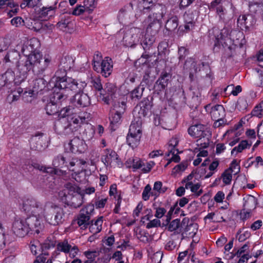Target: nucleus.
<instances>
[{
	"label": "nucleus",
	"mask_w": 263,
	"mask_h": 263,
	"mask_svg": "<svg viewBox=\"0 0 263 263\" xmlns=\"http://www.w3.org/2000/svg\"><path fill=\"white\" fill-rule=\"evenodd\" d=\"M40 46V41L35 37L30 39L24 44L22 52L26 58L20 61L18 65V71L23 77L22 80L26 78L28 72L30 70H32L34 74L36 76H43L50 64V57H43L42 55L37 51Z\"/></svg>",
	"instance_id": "f257e3e1"
},
{
	"label": "nucleus",
	"mask_w": 263,
	"mask_h": 263,
	"mask_svg": "<svg viewBox=\"0 0 263 263\" xmlns=\"http://www.w3.org/2000/svg\"><path fill=\"white\" fill-rule=\"evenodd\" d=\"M57 79L52 96L53 101L56 103L65 100L71 92L82 90L87 85L85 82L71 78L58 77Z\"/></svg>",
	"instance_id": "f03ea898"
},
{
	"label": "nucleus",
	"mask_w": 263,
	"mask_h": 263,
	"mask_svg": "<svg viewBox=\"0 0 263 263\" xmlns=\"http://www.w3.org/2000/svg\"><path fill=\"white\" fill-rule=\"evenodd\" d=\"M141 121L138 119L132 122L129 129L126 140L129 146L133 148L136 147L139 144L142 135Z\"/></svg>",
	"instance_id": "7ed1b4c3"
},
{
	"label": "nucleus",
	"mask_w": 263,
	"mask_h": 263,
	"mask_svg": "<svg viewBox=\"0 0 263 263\" xmlns=\"http://www.w3.org/2000/svg\"><path fill=\"white\" fill-rule=\"evenodd\" d=\"M232 4L227 0H214L210 5L209 9L215 11L219 20L223 22L229 18L228 10L231 9Z\"/></svg>",
	"instance_id": "20e7f679"
},
{
	"label": "nucleus",
	"mask_w": 263,
	"mask_h": 263,
	"mask_svg": "<svg viewBox=\"0 0 263 263\" xmlns=\"http://www.w3.org/2000/svg\"><path fill=\"white\" fill-rule=\"evenodd\" d=\"M22 208L25 213L32 216L43 215L44 213L42 204L32 197L24 198Z\"/></svg>",
	"instance_id": "39448f33"
},
{
	"label": "nucleus",
	"mask_w": 263,
	"mask_h": 263,
	"mask_svg": "<svg viewBox=\"0 0 263 263\" xmlns=\"http://www.w3.org/2000/svg\"><path fill=\"white\" fill-rule=\"evenodd\" d=\"M12 231L20 237L26 236L30 231L28 217L27 218H16L13 222Z\"/></svg>",
	"instance_id": "423d86ee"
},
{
	"label": "nucleus",
	"mask_w": 263,
	"mask_h": 263,
	"mask_svg": "<svg viewBox=\"0 0 263 263\" xmlns=\"http://www.w3.org/2000/svg\"><path fill=\"white\" fill-rule=\"evenodd\" d=\"M94 209L92 205H88L81 210L77 218V223L81 229H85L89 224L91 213Z\"/></svg>",
	"instance_id": "0eeeda50"
},
{
	"label": "nucleus",
	"mask_w": 263,
	"mask_h": 263,
	"mask_svg": "<svg viewBox=\"0 0 263 263\" xmlns=\"http://www.w3.org/2000/svg\"><path fill=\"white\" fill-rule=\"evenodd\" d=\"M54 126L55 130L61 135H67L74 130L69 117L60 118Z\"/></svg>",
	"instance_id": "6e6552de"
},
{
	"label": "nucleus",
	"mask_w": 263,
	"mask_h": 263,
	"mask_svg": "<svg viewBox=\"0 0 263 263\" xmlns=\"http://www.w3.org/2000/svg\"><path fill=\"white\" fill-rule=\"evenodd\" d=\"M69 119L72 124L74 130H76L82 124L88 122L91 119V115L89 112L83 111L80 112L78 115L74 114L72 117H69Z\"/></svg>",
	"instance_id": "1a4fd4ad"
},
{
	"label": "nucleus",
	"mask_w": 263,
	"mask_h": 263,
	"mask_svg": "<svg viewBox=\"0 0 263 263\" xmlns=\"http://www.w3.org/2000/svg\"><path fill=\"white\" fill-rule=\"evenodd\" d=\"M141 33L142 31L140 28H131L126 32L123 40L128 46H132L139 41Z\"/></svg>",
	"instance_id": "9d476101"
},
{
	"label": "nucleus",
	"mask_w": 263,
	"mask_h": 263,
	"mask_svg": "<svg viewBox=\"0 0 263 263\" xmlns=\"http://www.w3.org/2000/svg\"><path fill=\"white\" fill-rule=\"evenodd\" d=\"M151 11V13L149 14L147 18L151 21L154 20L161 22V19L166 12V8L164 5L156 4L152 7Z\"/></svg>",
	"instance_id": "9b49d317"
},
{
	"label": "nucleus",
	"mask_w": 263,
	"mask_h": 263,
	"mask_svg": "<svg viewBox=\"0 0 263 263\" xmlns=\"http://www.w3.org/2000/svg\"><path fill=\"white\" fill-rule=\"evenodd\" d=\"M80 188L77 185L70 182L65 184L64 189L59 192V196L62 200L66 201L68 196H74V194L80 192Z\"/></svg>",
	"instance_id": "f8f14e48"
},
{
	"label": "nucleus",
	"mask_w": 263,
	"mask_h": 263,
	"mask_svg": "<svg viewBox=\"0 0 263 263\" xmlns=\"http://www.w3.org/2000/svg\"><path fill=\"white\" fill-rule=\"evenodd\" d=\"M256 21L255 16L251 14L240 15L237 18V24L240 27H245L246 30L253 28Z\"/></svg>",
	"instance_id": "ddd939ff"
},
{
	"label": "nucleus",
	"mask_w": 263,
	"mask_h": 263,
	"mask_svg": "<svg viewBox=\"0 0 263 263\" xmlns=\"http://www.w3.org/2000/svg\"><path fill=\"white\" fill-rule=\"evenodd\" d=\"M102 161L106 166L116 165L118 163V157L117 153L110 149H105L102 157Z\"/></svg>",
	"instance_id": "4468645a"
},
{
	"label": "nucleus",
	"mask_w": 263,
	"mask_h": 263,
	"mask_svg": "<svg viewBox=\"0 0 263 263\" xmlns=\"http://www.w3.org/2000/svg\"><path fill=\"white\" fill-rule=\"evenodd\" d=\"M116 91V87L115 86L110 83H106L105 88L101 92L100 95L102 100L107 104H110V100L115 98L114 95Z\"/></svg>",
	"instance_id": "2eb2a0df"
},
{
	"label": "nucleus",
	"mask_w": 263,
	"mask_h": 263,
	"mask_svg": "<svg viewBox=\"0 0 263 263\" xmlns=\"http://www.w3.org/2000/svg\"><path fill=\"white\" fill-rule=\"evenodd\" d=\"M41 215H34L28 217V223L30 231H34L37 234L40 233L44 229V224L41 217Z\"/></svg>",
	"instance_id": "dca6fc26"
},
{
	"label": "nucleus",
	"mask_w": 263,
	"mask_h": 263,
	"mask_svg": "<svg viewBox=\"0 0 263 263\" xmlns=\"http://www.w3.org/2000/svg\"><path fill=\"white\" fill-rule=\"evenodd\" d=\"M83 90L74 92V103L79 107H85L90 104V99L87 93L83 92Z\"/></svg>",
	"instance_id": "f3484780"
},
{
	"label": "nucleus",
	"mask_w": 263,
	"mask_h": 263,
	"mask_svg": "<svg viewBox=\"0 0 263 263\" xmlns=\"http://www.w3.org/2000/svg\"><path fill=\"white\" fill-rule=\"evenodd\" d=\"M205 109L206 111L210 112L213 120L223 118L225 116V110L221 105H216L211 107V105L208 104L205 106Z\"/></svg>",
	"instance_id": "a211bd4d"
},
{
	"label": "nucleus",
	"mask_w": 263,
	"mask_h": 263,
	"mask_svg": "<svg viewBox=\"0 0 263 263\" xmlns=\"http://www.w3.org/2000/svg\"><path fill=\"white\" fill-rule=\"evenodd\" d=\"M71 151L73 153H82L86 149L85 141L79 137L73 138L69 142Z\"/></svg>",
	"instance_id": "6ab92c4d"
},
{
	"label": "nucleus",
	"mask_w": 263,
	"mask_h": 263,
	"mask_svg": "<svg viewBox=\"0 0 263 263\" xmlns=\"http://www.w3.org/2000/svg\"><path fill=\"white\" fill-rule=\"evenodd\" d=\"M205 128V126L203 124H197L189 128L188 133L192 137L201 139L206 136Z\"/></svg>",
	"instance_id": "aec40b11"
},
{
	"label": "nucleus",
	"mask_w": 263,
	"mask_h": 263,
	"mask_svg": "<svg viewBox=\"0 0 263 263\" xmlns=\"http://www.w3.org/2000/svg\"><path fill=\"white\" fill-rule=\"evenodd\" d=\"M47 208H51V210L53 211V215L56 216V220L57 221L58 225L62 223L64 221L65 213L64 210L51 202H47L46 204Z\"/></svg>",
	"instance_id": "412c9836"
},
{
	"label": "nucleus",
	"mask_w": 263,
	"mask_h": 263,
	"mask_svg": "<svg viewBox=\"0 0 263 263\" xmlns=\"http://www.w3.org/2000/svg\"><path fill=\"white\" fill-rule=\"evenodd\" d=\"M171 78V75L170 73L166 71H163L156 81L154 86L155 89L156 90L161 91L165 89L168 84V81Z\"/></svg>",
	"instance_id": "4be33fe9"
},
{
	"label": "nucleus",
	"mask_w": 263,
	"mask_h": 263,
	"mask_svg": "<svg viewBox=\"0 0 263 263\" xmlns=\"http://www.w3.org/2000/svg\"><path fill=\"white\" fill-rule=\"evenodd\" d=\"M112 70V64L111 59L106 57L102 60L101 63L100 73L105 78L108 77L111 73Z\"/></svg>",
	"instance_id": "5701e85b"
},
{
	"label": "nucleus",
	"mask_w": 263,
	"mask_h": 263,
	"mask_svg": "<svg viewBox=\"0 0 263 263\" xmlns=\"http://www.w3.org/2000/svg\"><path fill=\"white\" fill-rule=\"evenodd\" d=\"M47 82L43 78H39L33 81L32 89L28 92L31 96L37 94L46 86Z\"/></svg>",
	"instance_id": "b1692460"
},
{
	"label": "nucleus",
	"mask_w": 263,
	"mask_h": 263,
	"mask_svg": "<svg viewBox=\"0 0 263 263\" xmlns=\"http://www.w3.org/2000/svg\"><path fill=\"white\" fill-rule=\"evenodd\" d=\"M84 194L80 192L74 194V196H68L65 202L68 205L73 207L74 208H79L83 202Z\"/></svg>",
	"instance_id": "393cba45"
},
{
	"label": "nucleus",
	"mask_w": 263,
	"mask_h": 263,
	"mask_svg": "<svg viewBox=\"0 0 263 263\" xmlns=\"http://www.w3.org/2000/svg\"><path fill=\"white\" fill-rule=\"evenodd\" d=\"M146 21L148 24L146 30V33L155 36L161 28V22H157L154 20H152V21H151L148 18H147Z\"/></svg>",
	"instance_id": "a878e982"
},
{
	"label": "nucleus",
	"mask_w": 263,
	"mask_h": 263,
	"mask_svg": "<svg viewBox=\"0 0 263 263\" xmlns=\"http://www.w3.org/2000/svg\"><path fill=\"white\" fill-rule=\"evenodd\" d=\"M111 104V111L124 113L126 109V103L122 99H114L110 101Z\"/></svg>",
	"instance_id": "bb28decb"
},
{
	"label": "nucleus",
	"mask_w": 263,
	"mask_h": 263,
	"mask_svg": "<svg viewBox=\"0 0 263 263\" xmlns=\"http://www.w3.org/2000/svg\"><path fill=\"white\" fill-rule=\"evenodd\" d=\"M185 67L190 71V77L192 78L194 73L199 70L200 64H197V61L193 58L187 60L184 64Z\"/></svg>",
	"instance_id": "cd10ccee"
},
{
	"label": "nucleus",
	"mask_w": 263,
	"mask_h": 263,
	"mask_svg": "<svg viewBox=\"0 0 263 263\" xmlns=\"http://www.w3.org/2000/svg\"><path fill=\"white\" fill-rule=\"evenodd\" d=\"M20 58V55L17 52L12 51L8 53L4 59V62L5 64L11 63L12 64H15L17 70H18V65L20 61L22 60Z\"/></svg>",
	"instance_id": "c85d7f7f"
},
{
	"label": "nucleus",
	"mask_w": 263,
	"mask_h": 263,
	"mask_svg": "<svg viewBox=\"0 0 263 263\" xmlns=\"http://www.w3.org/2000/svg\"><path fill=\"white\" fill-rule=\"evenodd\" d=\"M103 222V217L100 216L95 220L91 221L89 226V231L91 233L97 234L102 230V226Z\"/></svg>",
	"instance_id": "c756f323"
},
{
	"label": "nucleus",
	"mask_w": 263,
	"mask_h": 263,
	"mask_svg": "<svg viewBox=\"0 0 263 263\" xmlns=\"http://www.w3.org/2000/svg\"><path fill=\"white\" fill-rule=\"evenodd\" d=\"M155 39L156 38L155 36L147 33H145L144 37L141 42V44L145 51L150 49V48L153 46L154 43L155 42Z\"/></svg>",
	"instance_id": "7c9ffc66"
},
{
	"label": "nucleus",
	"mask_w": 263,
	"mask_h": 263,
	"mask_svg": "<svg viewBox=\"0 0 263 263\" xmlns=\"http://www.w3.org/2000/svg\"><path fill=\"white\" fill-rule=\"evenodd\" d=\"M147 79L143 80L141 83L142 85L138 86L131 91L130 96L132 100H138L141 98L144 90V83L147 84Z\"/></svg>",
	"instance_id": "2f4dec72"
},
{
	"label": "nucleus",
	"mask_w": 263,
	"mask_h": 263,
	"mask_svg": "<svg viewBox=\"0 0 263 263\" xmlns=\"http://www.w3.org/2000/svg\"><path fill=\"white\" fill-rule=\"evenodd\" d=\"M25 25L27 27L35 31L42 30V22L38 20L26 19Z\"/></svg>",
	"instance_id": "473e14b6"
},
{
	"label": "nucleus",
	"mask_w": 263,
	"mask_h": 263,
	"mask_svg": "<svg viewBox=\"0 0 263 263\" xmlns=\"http://www.w3.org/2000/svg\"><path fill=\"white\" fill-rule=\"evenodd\" d=\"M52 165L55 167H68L67 159L62 155L55 157L52 161Z\"/></svg>",
	"instance_id": "72a5a7b5"
},
{
	"label": "nucleus",
	"mask_w": 263,
	"mask_h": 263,
	"mask_svg": "<svg viewBox=\"0 0 263 263\" xmlns=\"http://www.w3.org/2000/svg\"><path fill=\"white\" fill-rule=\"evenodd\" d=\"M178 26V19L176 16H174L168 19L166 22L165 27L170 32L174 31Z\"/></svg>",
	"instance_id": "f704fd0d"
},
{
	"label": "nucleus",
	"mask_w": 263,
	"mask_h": 263,
	"mask_svg": "<svg viewBox=\"0 0 263 263\" xmlns=\"http://www.w3.org/2000/svg\"><path fill=\"white\" fill-rule=\"evenodd\" d=\"M71 22L70 19L67 18H62L56 25L57 27L63 31H68L71 27Z\"/></svg>",
	"instance_id": "c9c22d12"
},
{
	"label": "nucleus",
	"mask_w": 263,
	"mask_h": 263,
	"mask_svg": "<svg viewBox=\"0 0 263 263\" xmlns=\"http://www.w3.org/2000/svg\"><path fill=\"white\" fill-rule=\"evenodd\" d=\"M150 196L154 197V200L157 198L156 194L152 189L151 186L148 184L144 188L142 193V198L144 201H147Z\"/></svg>",
	"instance_id": "e433bc0d"
},
{
	"label": "nucleus",
	"mask_w": 263,
	"mask_h": 263,
	"mask_svg": "<svg viewBox=\"0 0 263 263\" xmlns=\"http://www.w3.org/2000/svg\"><path fill=\"white\" fill-rule=\"evenodd\" d=\"M43 139L36 136L32 137L30 141V147L35 151H41L43 148L42 145Z\"/></svg>",
	"instance_id": "4c0bfd02"
},
{
	"label": "nucleus",
	"mask_w": 263,
	"mask_h": 263,
	"mask_svg": "<svg viewBox=\"0 0 263 263\" xmlns=\"http://www.w3.org/2000/svg\"><path fill=\"white\" fill-rule=\"evenodd\" d=\"M253 143L251 140H243L238 146L235 147L231 151V154L233 155L236 152V153L241 152L246 148H250Z\"/></svg>",
	"instance_id": "58836bf2"
},
{
	"label": "nucleus",
	"mask_w": 263,
	"mask_h": 263,
	"mask_svg": "<svg viewBox=\"0 0 263 263\" xmlns=\"http://www.w3.org/2000/svg\"><path fill=\"white\" fill-rule=\"evenodd\" d=\"M200 186L199 183L194 184L192 181H188L185 184V188L190 189L191 192L194 193L197 196H200L202 193V190H199Z\"/></svg>",
	"instance_id": "ea45409f"
},
{
	"label": "nucleus",
	"mask_w": 263,
	"mask_h": 263,
	"mask_svg": "<svg viewBox=\"0 0 263 263\" xmlns=\"http://www.w3.org/2000/svg\"><path fill=\"white\" fill-rule=\"evenodd\" d=\"M179 140L177 138H172L169 141L167 145V152L166 153V156L169 157L171 153L176 152L177 149L176 146L178 145Z\"/></svg>",
	"instance_id": "a19ab883"
},
{
	"label": "nucleus",
	"mask_w": 263,
	"mask_h": 263,
	"mask_svg": "<svg viewBox=\"0 0 263 263\" xmlns=\"http://www.w3.org/2000/svg\"><path fill=\"white\" fill-rule=\"evenodd\" d=\"M55 10L51 9L47 7H43L39 11V16L44 20H47L52 16Z\"/></svg>",
	"instance_id": "79ce46f5"
},
{
	"label": "nucleus",
	"mask_w": 263,
	"mask_h": 263,
	"mask_svg": "<svg viewBox=\"0 0 263 263\" xmlns=\"http://www.w3.org/2000/svg\"><path fill=\"white\" fill-rule=\"evenodd\" d=\"M45 110L47 114L49 115H53L58 112L57 103L54 101L50 100L48 102L45 107Z\"/></svg>",
	"instance_id": "37998d69"
},
{
	"label": "nucleus",
	"mask_w": 263,
	"mask_h": 263,
	"mask_svg": "<svg viewBox=\"0 0 263 263\" xmlns=\"http://www.w3.org/2000/svg\"><path fill=\"white\" fill-rule=\"evenodd\" d=\"M87 259L84 263H92L95 261V259L100 254L99 251H87L84 253Z\"/></svg>",
	"instance_id": "c03bdc74"
},
{
	"label": "nucleus",
	"mask_w": 263,
	"mask_h": 263,
	"mask_svg": "<svg viewBox=\"0 0 263 263\" xmlns=\"http://www.w3.org/2000/svg\"><path fill=\"white\" fill-rule=\"evenodd\" d=\"M6 6L8 10V14L10 17L16 14L19 10L18 5L13 2L7 4Z\"/></svg>",
	"instance_id": "a18cd8bd"
},
{
	"label": "nucleus",
	"mask_w": 263,
	"mask_h": 263,
	"mask_svg": "<svg viewBox=\"0 0 263 263\" xmlns=\"http://www.w3.org/2000/svg\"><path fill=\"white\" fill-rule=\"evenodd\" d=\"M257 204V199L253 196H249L246 200L244 206L249 210L254 209Z\"/></svg>",
	"instance_id": "49530a36"
},
{
	"label": "nucleus",
	"mask_w": 263,
	"mask_h": 263,
	"mask_svg": "<svg viewBox=\"0 0 263 263\" xmlns=\"http://www.w3.org/2000/svg\"><path fill=\"white\" fill-rule=\"evenodd\" d=\"M71 248V245L69 244L67 240H64L59 242L57 245V249L58 251L67 253L70 251Z\"/></svg>",
	"instance_id": "de8ad7c7"
},
{
	"label": "nucleus",
	"mask_w": 263,
	"mask_h": 263,
	"mask_svg": "<svg viewBox=\"0 0 263 263\" xmlns=\"http://www.w3.org/2000/svg\"><path fill=\"white\" fill-rule=\"evenodd\" d=\"M167 187L162 186V183L161 181H156L155 182L153 190L156 194L158 197L160 194L166 192Z\"/></svg>",
	"instance_id": "09e8293b"
},
{
	"label": "nucleus",
	"mask_w": 263,
	"mask_h": 263,
	"mask_svg": "<svg viewBox=\"0 0 263 263\" xmlns=\"http://www.w3.org/2000/svg\"><path fill=\"white\" fill-rule=\"evenodd\" d=\"M167 229L169 231H177V233L181 232L180 227V220L176 219L172 221L168 225Z\"/></svg>",
	"instance_id": "8fccbe9b"
},
{
	"label": "nucleus",
	"mask_w": 263,
	"mask_h": 263,
	"mask_svg": "<svg viewBox=\"0 0 263 263\" xmlns=\"http://www.w3.org/2000/svg\"><path fill=\"white\" fill-rule=\"evenodd\" d=\"M2 76L5 79L7 84L13 82L15 80L14 72L11 69H8Z\"/></svg>",
	"instance_id": "3c124183"
},
{
	"label": "nucleus",
	"mask_w": 263,
	"mask_h": 263,
	"mask_svg": "<svg viewBox=\"0 0 263 263\" xmlns=\"http://www.w3.org/2000/svg\"><path fill=\"white\" fill-rule=\"evenodd\" d=\"M47 212L46 215V218L47 221L50 224L53 226L58 225L57 221L56 220V216L53 214V211L51 210V208H47Z\"/></svg>",
	"instance_id": "603ef678"
},
{
	"label": "nucleus",
	"mask_w": 263,
	"mask_h": 263,
	"mask_svg": "<svg viewBox=\"0 0 263 263\" xmlns=\"http://www.w3.org/2000/svg\"><path fill=\"white\" fill-rule=\"evenodd\" d=\"M252 115L259 118L263 117V102L254 107L252 111Z\"/></svg>",
	"instance_id": "864d4df0"
},
{
	"label": "nucleus",
	"mask_w": 263,
	"mask_h": 263,
	"mask_svg": "<svg viewBox=\"0 0 263 263\" xmlns=\"http://www.w3.org/2000/svg\"><path fill=\"white\" fill-rule=\"evenodd\" d=\"M7 243H8V242L6 240L5 229L2 223L0 221V246L1 248H4Z\"/></svg>",
	"instance_id": "5fc2aeb1"
},
{
	"label": "nucleus",
	"mask_w": 263,
	"mask_h": 263,
	"mask_svg": "<svg viewBox=\"0 0 263 263\" xmlns=\"http://www.w3.org/2000/svg\"><path fill=\"white\" fill-rule=\"evenodd\" d=\"M91 84L92 87L99 91L102 92L103 87L99 77L92 78L91 80Z\"/></svg>",
	"instance_id": "6e6d98bb"
},
{
	"label": "nucleus",
	"mask_w": 263,
	"mask_h": 263,
	"mask_svg": "<svg viewBox=\"0 0 263 263\" xmlns=\"http://www.w3.org/2000/svg\"><path fill=\"white\" fill-rule=\"evenodd\" d=\"M124 113L116 112L111 111V117H110L111 124H117L121 122L122 116Z\"/></svg>",
	"instance_id": "4d7b16f0"
},
{
	"label": "nucleus",
	"mask_w": 263,
	"mask_h": 263,
	"mask_svg": "<svg viewBox=\"0 0 263 263\" xmlns=\"http://www.w3.org/2000/svg\"><path fill=\"white\" fill-rule=\"evenodd\" d=\"M157 1V0H142L141 5L143 9L142 11L144 13L145 10H151Z\"/></svg>",
	"instance_id": "13d9d810"
},
{
	"label": "nucleus",
	"mask_w": 263,
	"mask_h": 263,
	"mask_svg": "<svg viewBox=\"0 0 263 263\" xmlns=\"http://www.w3.org/2000/svg\"><path fill=\"white\" fill-rule=\"evenodd\" d=\"M248 103L246 99L243 98H239L236 107L240 111H242L247 109Z\"/></svg>",
	"instance_id": "bf43d9fd"
},
{
	"label": "nucleus",
	"mask_w": 263,
	"mask_h": 263,
	"mask_svg": "<svg viewBox=\"0 0 263 263\" xmlns=\"http://www.w3.org/2000/svg\"><path fill=\"white\" fill-rule=\"evenodd\" d=\"M232 173L230 170L226 171L222 174L223 182L226 184H229L232 180Z\"/></svg>",
	"instance_id": "052dcab7"
},
{
	"label": "nucleus",
	"mask_w": 263,
	"mask_h": 263,
	"mask_svg": "<svg viewBox=\"0 0 263 263\" xmlns=\"http://www.w3.org/2000/svg\"><path fill=\"white\" fill-rule=\"evenodd\" d=\"M190 223V219L189 218H184L181 222H180V227L181 232L183 230L184 231H187L189 230L188 227L191 226L192 224Z\"/></svg>",
	"instance_id": "680f3d73"
},
{
	"label": "nucleus",
	"mask_w": 263,
	"mask_h": 263,
	"mask_svg": "<svg viewBox=\"0 0 263 263\" xmlns=\"http://www.w3.org/2000/svg\"><path fill=\"white\" fill-rule=\"evenodd\" d=\"M224 30H220L218 28H213L212 30V33L217 42L222 39L224 36L223 31Z\"/></svg>",
	"instance_id": "e2e57ef3"
},
{
	"label": "nucleus",
	"mask_w": 263,
	"mask_h": 263,
	"mask_svg": "<svg viewBox=\"0 0 263 263\" xmlns=\"http://www.w3.org/2000/svg\"><path fill=\"white\" fill-rule=\"evenodd\" d=\"M31 165L35 168L40 170L41 171H43V172H46L47 173L54 174V168L46 167L43 166H40L39 164L36 163H34V164H32Z\"/></svg>",
	"instance_id": "0e129e2a"
},
{
	"label": "nucleus",
	"mask_w": 263,
	"mask_h": 263,
	"mask_svg": "<svg viewBox=\"0 0 263 263\" xmlns=\"http://www.w3.org/2000/svg\"><path fill=\"white\" fill-rule=\"evenodd\" d=\"M183 18L185 23H195L194 15L192 12L189 11L187 12H185L183 15Z\"/></svg>",
	"instance_id": "69168bd1"
},
{
	"label": "nucleus",
	"mask_w": 263,
	"mask_h": 263,
	"mask_svg": "<svg viewBox=\"0 0 263 263\" xmlns=\"http://www.w3.org/2000/svg\"><path fill=\"white\" fill-rule=\"evenodd\" d=\"M154 165L155 163L153 161H151L146 163H144L143 162L142 167L140 169H141L143 173H147L151 170L152 168L154 166Z\"/></svg>",
	"instance_id": "338daca9"
},
{
	"label": "nucleus",
	"mask_w": 263,
	"mask_h": 263,
	"mask_svg": "<svg viewBox=\"0 0 263 263\" xmlns=\"http://www.w3.org/2000/svg\"><path fill=\"white\" fill-rule=\"evenodd\" d=\"M72 113L71 109L68 107H64L59 112V116L61 117V118L67 117H70L69 115Z\"/></svg>",
	"instance_id": "774afa93"
}]
</instances>
